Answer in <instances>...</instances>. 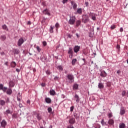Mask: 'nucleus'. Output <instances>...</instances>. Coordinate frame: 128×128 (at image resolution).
<instances>
[{
	"instance_id": "nucleus-20",
	"label": "nucleus",
	"mask_w": 128,
	"mask_h": 128,
	"mask_svg": "<svg viewBox=\"0 0 128 128\" xmlns=\"http://www.w3.org/2000/svg\"><path fill=\"white\" fill-rule=\"evenodd\" d=\"M119 128H126V124L124 123H120Z\"/></svg>"
},
{
	"instance_id": "nucleus-3",
	"label": "nucleus",
	"mask_w": 128,
	"mask_h": 128,
	"mask_svg": "<svg viewBox=\"0 0 128 128\" xmlns=\"http://www.w3.org/2000/svg\"><path fill=\"white\" fill-rule=\"evenodd\" d=\"M90 21V19H88V16L86 14L83 15L82 22L84 24H86V22H88Z\"/></svg>"
},
{
	"instance_id": "nucleus-15",
	"label": "nucleus",
	"mask_w": 128,
	"mask_h": 128,
	"mask_svg": "<svg viewBox=\"0 0 128 128\" xmlns=\"http://www.w3.org/2000/svg\"><path fill=\"white\" fill-rule=\"evenodd\" d=\"M12 52L14 54H20V50L18 49H13Z\"/></svg>"
},
{
	"instance_id": "nucleus-31",
	"label": "nucleus",
	"mask_w": 128,
	"mask_h": 128,
	"mask_svg": "<svg viewBox=\"0 0 128 128\" xmlns=\"http://www.w3.org/2000/svg\"><path fill=\"white\" fill-rule=\"evenodd\" d=\"M36 117L38 120H40L42 119V116L40 115V114H36Z\"/></svg>"
},
{
	"instance_id": "nucleus-5",
	"label": "nucleus",
	"mask_w": 128,
	"mask_h": 128,
	"mask_svg": "<svg viewBox=\"0 0 128 128\" xmlns=\"http://www.w3.org/2000/svg\"><path fill=\"white\" fill-rule=\"evenodd\" d=\"M2 128H6V126L7 124L6 121V120H3L0 123Z\"/></svg>"
},
{
	"instance_id": "nucleus-48",
	"label": "nucleus",
	"mask_w": 128,
	"mask_h": 128,
	"mask_svg": "<svg viewBox=\"0 0 128 128\" xmlns=\"http://www.w3.org/2000/svg\"><path fill=\"white\" fill-rule=\"evenodd\" d=\"M10 86H14V82H10Z\"/></svg>"
},
{
	"instance_id": "nucleus-1",
	"label": "nucleus",
	"mask_w": 128,
	"mask_h": 128,
	"mask_svg": "<svg viewBox=\"0 0 128 128\" xmlns=\"http://www.w3.org/2000/svg\"><path fill=\"white\" fill-rule=\"evenodd\" d=\"M67 78L68 80V82H69V84H72V82H74V77L72 74H68L67 76Z\"/></svg>"
},
{
	"instance_id": "nucleus-38",
	"label": "nucleus",
	"mask_w": 128,
	"mask_h": 128,
	"mask_svg": "<svg viewBox=\"0 0 128 128\" xmlns=\"http://www.w3.org/2000/svg\"><path fill=\"white\" fill-rule=\"evenodd\" d=\"M52 108H50V107L48 108V112L50 113V112H52Z\"/></svg>"
},
{
	"instance_id": "nucleus-42",
	"label": "nucleus",
	"mask_w": 128,
	"mask_h": 128,
	"mask_svg": "<svg viewBox=\"0 0 128 128\" xmlns=\"http://www.w3.org/2000/svg\"><path fill=\"white\" fill-rule=\"evenodd\" d=\"M126 90H123L122 92V96H126Z\"/></svg>"
},
{
	"instance_id": "nucleus-24",
	"label": "nucleus",
	"mask_w": 128,
	"mask_h": 128,
	"mask_svg": "<svg viewBox=\"0 0 128 128\" xmlns=\"http://www.w3.org/2000/svg\"><path fill=\"white\" fill-rule=\"evenodd\" d=\"M78 62L76 58L73 59L72 60V66H76V63Z\"/></svg>"
},
{
	"instance_id": "nucleus-32",
	"label": "nucleus",
	"mask_w": 128,
	"mask_h": 128,
	"mask_svg": "<svg viewBox=\"0 0 128 128\" xmlns=\"http://www.w3.org/2000/svg\"><path fill=\"white\" fill-rule=\"evenodd\" d=\"M89 36L90 38H92L94 36V32H89Z\"/></svg>"
},
{
	"instance_id": "nucleus-63",
	"label": "nucleus",
	"mask_w": 128,
	"mask_h": 128,
	"mask_svg": "<svg viewBox=\"0 0 128 128\" xmlns=\"http://www.w3.org/2000/svg\"><path fill=\"white\" fill-rule=\"evenodd\" d=\"M82 60H84V62H86V58H82Z\"/></svg>"
},
{
	"instance_id": "nucleus-40",
	"label": "nucleus",
	"mask_w": 128,
	"mask_h": 128,
	"mask_svg": "<svg viewBox=\"0 0 128 128\" xmlns=\"http://www.w3.org/2000/svg\"><path fill=\"white\" fill-rule=\"evenodd\" d=\"M54 80H60V77L56 76L54 78Z\"/></svg>"
},
{
	"instance_id": "nucleus-50",
	"label": "nucleus",
	"mask_w": 128,
	"mask_h": 128,
	"mask_svg": "<svg viewBox=\"0 0 128 128\" xmlns=\"http://www.w3.org/2000/svg\"><path fill=\"white\" fill-rule=\"evenodd\" d=\"M92 20H96V16H92Z\"/></svg>"
},
{
	"instance_id": "nucleus-60",
	"label": "nucleus",
	"mask_w": 128,
	"mask_h": 128,
	"mask_svg": "<svg viewBox=\"0 0 128 128\" xmlns=\"http://www.w3.org/2000/svg\"><path fill=\"white\" fill-rule=\"evenodd\" d=\"M20 69L18 68H16V72H20Z\"/></svg>"
},
{
	"instance_id": "nucleus-25",
	"label": "nucleus",
	"mask_w": 128,
	"mask_h": 128,
	"mask_svg": "<svg viewBox=\"0 0 128 128\" xmlns=\"http://www.w3.org/2000/svg\"><path fill=\"white\" fill-rule=\"evenodd\" d=\"M45 100L47 104H50L52 100L50 98H46Z\"/></svg>"
},
{
	"instance_id": "nucleus-9",
	"label": "nucleus",
	"mask_w": 128,
	"mask_h": 128,
	"mask_svg": "<svg viewBox=\"0 0 128 128\" xmlns=\"http://www.w3.org/2000/svg\"><path fill=\"white\" fill-rule=\"evenodd\" d=\"M42 12L44 14H47L48 16H50V12H48V10L47 8L45 9L42 11Z\"/></svg>"
},
{
	"instance_id": "nucleus-8",
	"label": "nucleus",
	"mask_w": 128,
	"mask_h": 128,
	"mask_svg": "<svg viewBox=\"0 0 128 128\" xmlns=\"http://www.w3.org/2000/svg\"><path fill=\"white\" fill-rule=\"evenodd\" d=\"M108 75V74H106V71L104 70H102L100 72V76L102 77V78H106V76Z\"/></svg>"
},
{
	"instance_id": "nucleus-34",
	"label": "nucleus",
	"mask_w": 128,
	"mask_h": 128,
	"mask_svg": "<svg viewBox=\"0 0 128 128\" xmlns=\"http://www.w3.org/2000/svg\"><path fill=\"white\" fill-rule=\"evenodd\" d=\"M5 114H6V116H8V114H12V113L10 112V110H7L6 111Z\"/></svg>"
},
{
	"instance_id": "nucleus-47",
	"label": "nucleus",
	"mask_w": 128,
	"mask_h": 128,
	"mask_svg": "<svg viewBox=\"0 0 128 128\" xmlns=\"http://www.w3.org/2000/svg\"><path fill=\"white\" fill-rule=\"evenodd\" d=\"M42 44L43 46H46V41L43 42Z\"/></svg>"
},
{
	"instance_id": "nucleus-37",
	"label": "nucleus",
	"mask_w": 128,
	"mask_h": 128,
	"mask_svg": "<svg viewBox=\"0 0 128 128\" xmlns=\"http://www.w3.org/2000/svg\"><path fill=\"white\" fill-rule=\"evenodd\" d=\"M1 38L2 40H6V36H2L1 37Z\"/></svg>"
},
{
	"instance_id": "nucleus-55",
	"label": "nucleus",
	"mask_w": 128,
	"mask_h": 128,
	"mask_svg": "<svg viewBox=\"0 0 128 128\" xmlns=\"http://www.w3.org/2000/svg\"><path fill=\"white\" fill-rule=\"evenodd\" d=\"M67 128H74V126H72L70 125V126H68L67 127Z\"/></svg>"
},
{
	"instance_id": "nucleus-36",
	"label": "nucleus",
	"mask_w": 128,
	"mask_h": 128,
	"mask_svg": "<svg viewBox=\"0 0 128 128\" xmlns=\"http://www.w3.org/2000/svg\"><path fill=\"white\" fill-rule=\"evenodd\" d=\"M55 26L56 28V30H58V28H60V24L58 23H56Z\"/></svg>"
},
{
	"instance_id": "nucleus-39",
	"label": "nucleus",
	"mask_w": 128,
	"mask_h": 128,
	"mask_svg": "<svg viewBox=\"0 0 128 128\" xmlns=\"http://www.w3.org/2000/svg\"><path fill=\"white\" fill-rule=\"evenodd\" d=\"M36 48V50H38V52H40L41 49H40V46H37Z\"/></svg>"
},
{
	"instance_id": "nucleus-54",
	"label": "nucleus",
	"mask_w": 128,
	"mask_h": 128,
	"mask_svg": "<svg viewBox=\"0 0 128 128\" xmlns=\"http://www.w3.org/2000/svg\"><path fill=\"white\" fill-rule=\"evenodd\" d=\"M120 32H124V28H120Z\"/></svg>"
},
{
	"instance_id": "nucleus-7",
	"label": "nucleus",
	"mask_w": 128,
	"mask_h": 128,
	"mask_svg": "<svg viewBox=\"0 0 128 128\" xmlns=\"http://www.w3.org/2000/svg\"><path fill=\"white\" fill-rule=\"evenodd\" d=\"M0 90H2L4 92H6V90H8V88L4 86L2 84H0Z\"/></svg>"
},
{
	"instance_id": "nucleus-41",
	"label": "nucleus",
	"mask_w": 128,
	"mask_h": 128,
	"mask_svg": "<svg viewBox=\"0 0 128 128\" xmlns=\"http://www.w3.org/2000/svg\"><path fill=\"white\" fill-rule=\"evenodd\" d=\"M46 72L48 76H50V71L49 70H46Z\"/></svg>"
},
{
	"instance_id": "nucleus-59",
	"label": "nucleus",
	"mask_w": 128,
	"mask_h": 128,
	"mask_svg": "<svg viewBox=\"0 0 128 128\" xmlns=\"http://www.w3.org/2000/svg\"><path fill=\"white\" fill-rule=\"evenodd\" d=\"M76 36H77V38H80V36L78 35V34L76 33Z\"/></svg>"
},
{
	"instance_id": "nucleus-46",
	"label": "nucleus",
	"mask_w": 128,
	"mask_h": 128,
	"mask_svg": "<svg viewBox=\"0 0 128 128\" xmlns=\"http://www.w3.org/2000/svg\"><path fill=\"white\" fill-rule=\"evenodd\" d=\"M58 68L60 70H62V66H58Z\"/></svg>"
},
{
	"instance_id": "nucleus-21",
	"label": "nucleus",
	"mask_w": 128,
	"mask_h": 128,
	"mask_svg": "<svg viewBox=\"0 0 128 128\" xmlns=\"http://www.w3.org/2000/svg\"><path fill=\"white\" fill-rule=\"evenodd\" d=\"M50 96H54V94H56V91L54 90H50Z\"/></svg>"
},
{
	"instance_id": "nucleus-14",
	"label": "nucleus",
	"mask_w": 128,
	"mask_h": 128,
	"mask_svg": "<svg viewBox=\"0 0 128 128\" xmlns=\"http://www.w3.org/2000/svg\"><path fill=\"white\" fill-rule=\"evenodd\" d=\"M69 123L71 124H74L76 123V120L74 118H72L69 120Z\"/></svg>"
},
{
	"instance_id": "nucleus-45",
	"label": "nucleus",
	"mask_w": 128,
	"mask_h": 128,
	"mask_svg": "<svg viewBox=\"0 0 128 128\" xmlns=\"http://www.w3.org/2000/svg\"><path fill=\"white\" fill-rule=\"evenodd\" d=\"M108 118H110L112 116V113H109L108 114Z\"/></svg>"
},
{
	"instance_id": "nucleus-62",
	"label": "nucleus",
	"mask_w": 128,
	"mask_h": 128,
	"mask_svg": "<svg viewBox=\"0 0 128 128\" xmlns=\"http://www.w3.org/2000/svg\"><path fill=\"white\" fill-rule=\"evenodd\" d=\"M27 104H30V100H28L27 102H26Z\"/></svg>"
},
{
	"instance_id": "nucleus-10",
	"label": "nucleus",
	"mask_w": 128,
	"mask_h": 128,
	"mask_svg": "<svg viewBox=\"0 0 128 128\" xmlns=\"http://www.w3.org/2000/svg\"><path fill=\"white\" fill-rule=\"evenodd\" d=\"M71 4L73 6L74 10H76V8H78V4L74 2H72Z\"/></svg>"
},
{
	"instance_id": "nucleus-23",
	"label": "nucleus",
	"mask_w": 128,
	"mask_h": 128,
	"mask_svg": "<svg viewBox=\"0 0 128 128\" xmlns=\"http://www.w3.org/2000/svg\"><path fill=\"white\" fill-rule=\"evenodd\" d=\"M12 68H16V63L15 62H12L10 64Z\"/></svg>"
},
{
	"instance_id": "nucleus-49",
	"label": "nucleus",
	"mask_w": 128,
	"mask_h": 128,
	"mask_svg": "<svg viewBox=\"0 0 128 128\" xmlns=\"http://www.w3.org/2000/svg\"><path fill=\"white\" fill-rule=\"evenodd\" d=\"M120 72H121L120 70H118L116 72V74H118V76H120Z\"/></svg>"
},
{
	"instance_id": "nucleus-51",
	"label": "nucleus",
	"mask_w": 128,
	"mask_h": 128,
	"mask_svg": "<svg viewBox=\"0 0 128 128\" xmlns=\"http://www.w3.org/2000/svg\"><path fill=\"white\" fill-rule=\"evenodd\" d=\"M86 6H88V2H85Z\"/></svg>"
},
{
	"instance_id": "nucleus-17",
	"label": "nucleus",
	"mask_w": 128,
	"mask_h": 128,
	"mask_svg": "<svg viewBox=\"0 0 128 128\" xmlns=\"http://www.w3.org/2000/svg\"><path fill=\"white\" fill-rule=\"evenodd\" d=\"M6 94H8L9 96H10L12 94V90L10 88H9L6 91Z\"/></svg>"
},
{
	"instance_id": "nucleus-13",
	"label": "nucleus",
	"mask_w": 128,
	"mask_h": 128,
	"mask_svg": "<svg viewBox=\"0 0 128 128\" xmlns=\"http://www.w3.org/2000/svg\"><path fill=\"white\" fill-rule=\"evenodd\" d=\"M74 98L76 99V102H80V96H78V94H75Z\"/></svg>"
},
{
	"instance_id": "nucleus-12",
	"label": "nucleus",
	"mask_w": 128,
	"mask_h": 128,
	"mask_svg": "<svg viewBox=\"0 0 128 128\" xmlns=\"http://www.w3.org/2000/svg\"><path fill=\"white\" fill-rule=\"evenodd\" d=\"M108 124L110 126H114V120L112 119H110L108 121Z\"/></svg>"
},
{
	"instance_id": "nucleus-22",
	"label": "nucleus",
	"mask_w": 128,
	"mask_h": 128,
	"mask_svg": "<svg viewBox=\"0 0 128 128\" xmlns=\"http://www.w3.org/2000/svg\"><path fill=\"white\" fill-rule=\"evenodd\" d=\"M98 88L100 89L104 88V84L102 82H100L98 84Z\"/></svg>"
},
{
	"instance_id": "nucleus-35",
	"label": "nucleus",
	"mask_w": 128,
	"mask_h": 128,
	"mask_svg": "<svg viewBox=\"0 0 128 128\" xmlns=\"http://www.w3.org/2000/svg\"><path fill=\"white\" fill-rule=\"evenodd\" d=\"M116 28V26L114 24L110 26L111 30H114V28Z\"/></svg>"
},
{
	"instance_id": "nucleus-11",
	"label": "nucleus",
	"mask_w": 128,
	"mask_h": 128,
	"mask_svg": "<svg viewBox=\"0 0 128 128\" xmlns=\"http://www.w3.org/2000/svg\"><path fill=\"white\" fill-rule=\"evenodd\" d=\"M126 114V110H124V108H121L120 110V116H123V114Z\"/></svg>"
},
{
	"instance_id": "nucleus-16",
	"label": "nucleus",
	"mask_w": 128,
	"mask_h": 128,
	"mask_svg": "<svg viewBox=\"0 0 128 128\" xmlns=\"http://www.w3.org/2000/svg\"><path fill=\"white\" fill-rule=\"evenodd\" d=\"M68 54H71V56H72V54H74V51H72V48H69Z\"/></svg>"
},
{
	"instance_id": "nucleus-58",
	"label": "nucleus",
	"mask_w": 128,
	"mask_h": 128,
	"mask_svg": "<svg viewBox=\"0 0 128 128\" xmlns=\"http://www.w3.org/2000/svg\"><path fill=\"white\" fill-rule=\"evenodd\" d=\"M8 62H4V64H5L6 66H8Z\"/></svg>"
},
{
	"instance_id": "nucleus-52",
	"label": "nucleus",
	"mask_w": 128,
	"mask_h": 128,
	"mask_svg": "<svg viewBox=\"0 0 128 128\" xmlns=\"http://www.w3.org/2000/svg\"><path fill=\"white\" fill-rule=\"evenodd\" d=\"M22 106H22V104L20 103V104H19V107H20V108H22Z\"/></svg>"
},
{
	"instance_id": "nucleus-56",
	"label": "nucleus",
	"mask_w": 128,
	"mask_h": 128,
	"mask_svg": "<svg viewBox=\"0 0 128 128\" xmlns=\"http://www.w3.org/2000/svg\"><path fill=\"white\" fill-rule=\"evenodd\" d=\"M41 86H42L44 87V86H46V84H44V83H42V84H41Z\"/></svg>"
},
{
	"instance_id": "nucleus-28",
	"label": "nucleus",
	"mask_w": 128,
	"mask_h": 128,
	"mask_svg": "<svg viewBox=\"0 0 128 128\" xmlns=\"http://www.w3.org/2000/svg\"><path fill=\"white\" fill-rule=\"evenodd\" d=\"M2 28L3 30H8V26L6 24L3 25L2 26Z\"/></svg>"
},
{
	"instance_id": "nucleus-29",
	"label": "nucleus",
	"mask_w": 128,
	"mask_h": 128,
	"mask_svg": "<svg viewBox=\"0 0 128 128\" xmlns=\"http://www.w3.org/2000/svg\"><path fill=\"white\" fill-rule=\"evenodd\" d=\"M54 26H50V32L51 33L54 32Z\"/></svg>"
},
{
	"instance_id": "nucleus-19",
	"label": "nucleus",
	"mask_w": 128,
	"mask_h": 128,
	"mask_svg": "<svg viewBox=\"0 0 128 128\" xmlns=\"http://www.w3.org/2000/svg\"><path fill=\"white\" fill-rule=\"evenodd\" d=\"M80 24H82V21L80 20H78L76 22V26H80Z\"/></svg>"
},
{
	"instance_id": "nucleus-61",
	"label": "nucleus",
	"mask_w": 128,
	"mask_h": 128,
	"mask_svg": "<svg viewBox=\"0 0 128 128\" xmlns=\"http://www.w3.org/2000/svg\"><path fill=\"white\" fill-rule=\"evenodd\" d=\"M17 100L18 102H20V98H19L18 97Z\"/></svg>"
},
{
	"instance_id": "nucleus-57",
	"label": "nucleus",
	"mask_w": 128,
	"mask_h": 128,
	"mask_svg": "<svg viewBox=\"0 0 128 128\" xmlns=\"http://www.w3.org/2000/svg\"><path fill=\"white\" fill-rule=\"evenodd\" d=\"M27 24H28L29 26H30V24H32V22H30V21H28L27 23Z\"/></svg>"
},
{
	"instance_id": "nucleus-44",
	"label": "nucleus",
	"mask_w": 128,
	"mask_h": 128,
	"mask_svg": "<svg viewBox=\"0 0 128 128\" xmlns=\"http://www.w3.org/2000/svg\"><path fill=\"white\" fill-rule=\"evenodd\" d=\"M74 106H72L70 108V112H74Z\"/></svg>"
},
{
	"instance_id": "nucleus-2",
	"label": "nucleus",
	"mask_w": 128,
	"mask_h": 128,
	"mask_svg": "<svg viewBox=\"0 0 128 128\" xmlns=\"http://www.w3.org/2000/svg\"><path fill=\"white\" fill-rule=\"evenodd\" d=\"M76 22V17L74 16H70V19L68 22V24H69L73 25Z\"/></svg>"
},
{
	"instance_id": "nucleus-26",
	"label": "nucleus",
	"mask_w": 128,
	"mask_h": 128,
	"mask_svg": "<svg viewBox=\"0 0 128 128\" xmlns=\"http://www.w3.org/2000/svg\"><path fill=\"white\" fill-rule=\"evenodd\" d=\"M73 90H78V84H74L73 86Z\"/></svg>"
},
{
	"instance_id": "nucleus-6",
	"label": "nucleus",
	"mask_w": 128,
	"mask_h": 128,
	"mask_svg": "<svg viewBox=\"0 0 128 128\" xmlns=\"http://www.w3.org/2000/svg\"><path fill=\"white\" fill-rule=\"evenodd\" d=\"M80 46H76L74 48V52H80Z\"/></svg>"
},
{
	"instance_id": "nucleus-30",
	"label": "nucleus",
	"mask_w": 128,
	"mask_h": 128,
	"mask_svg": "<svg viewBox=\"0 0 128 128\" xmlns=\"http://www.w3.org/2000/svg\"><path fill=\"white\" fill-rule=\"evenodd\" d=\"M0 104H1V106H5L6 101L4 100H0Z\"/></svg>"
},
{
	"instance_id": "nucleus-43",
	"label": "nucleus",
	"mask_w": 128,
	"mask_h": 128,
	"mask_svg": "<svg viewBox=\"0 0 128 128\" xmlns=\"http://www.w3.org/2000/svg\"><path fill=\"white\" fill-rule=\"evenodd\" d=\"M68 0H62V2L64 4H66V2H68Z\"/></svg>"
},
{
	"instance_id": "nucleus-18",
	"label": "nucleus",
	"mask_w": 128,
	"mask_h": 128,
	"mask_svg": "<svg viewBox=\"0 0 128 128\" xmlns=\"http://www.w3.org/2000/svg\"><path fill=\"white\" fill-rule=\"evenodd\" d=\"M76 14H82V8H78L76 11Z\"/></svg>"
},
{
	"instance_id": "nucleus-4",
	"label": "nucleus",
	"mask_w": 128,
	"mask_h": 128,
	"mask_svg": "<svg viewBox=\"0 0 128 128\" xmlns=\"http://www.w3.org/2000/svg\"><path fill=\"white\" fill-rule=\"evenodd\" d=\"M24 40L22 38H20L18 40L17 44H18V46H21L22 44H24Z\"/></svg>"
},
{
	"instance_id": "nucleus-53",
	"label": "nucleus",
	"mask_w": 128,
	"mask_h": 128,
	"mask_svg": "<svg viewBox=\"0 0 128 128\" xmlns=\"http://www.w3.org/2000/svg\"><path fill=\"white\" fill-rule=\"evenodd\" d=\"M116 48H118V50H120V45L118 44L116 46Z\"/></svg>"
},
{
	"instance_id": "nucleus-33",
	"label": "nucleus",
	"mask_w": 128,
	"mask_h": 128,
	"mask_svg": "<svg viewBox=\"0 0 128 128\" xmlns=\"http://www.w3.org/2000/svg\"><path fill=\"white\" fill-rule=\"evenodd\" d=\"M12 118H18V114H14L12 115Z\"/></svg>"
},
{
	"instance_id": "nucleus-27",
	"label": "nucleus",
	"mask_w": 128,
	"mask_h": 128,
	"mask_svg": "<svg viewBox=\"0 0 128 128\" xmlns=\"http://www.w3.org/2000/svg\"><path fill=\"white\" fill-rule=\"evenodd\" d=\"M101 124H102V126H108V124H106V122H104V120L103 119H102V121H101Z\"/></svg>"
},
{
	"instance_id": "nucleus-64",
	"label": "nucleus",
	"mask_w": 128,
	"mask_h": 128,
	"mask_svg": "<svg viewBox=\"0 0 128 128\" xmlns=\"http://www.w3.org/2000/svg\"><path fill=\"white\" fill-rule=\"evenodd\" d=\"M98 128H100V125H98Z\"/></svg>"
}]
</instances>
